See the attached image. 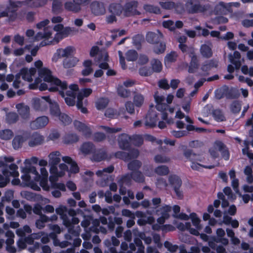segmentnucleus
I'll list each match as a JSON object with an SVG mask.
<instances>
[{"label": "nucleus", "instance_id": "obj_14", "mask_svg": "<svg viewBox=\"0 0 253 253\" xmlns=\"http://www.w3.org/2000/svg\"><path fill=\"white\" fill-rule=\"evenodd\" d=\"M139 3L136 0L126 2L124 5V15L125 16L139 15L141 12L137 10Z\"/></svg>", "mask_w": 253, "mask_h": 253}, {"label": "nucleus", "instance_id": "obj_1", "mask_svg": "<svg viewBox=\"0 0 253 253\" xmlns=\"http://www.w3.org/2000/svg\"><path fill=\"white\" fill-rule=\"evenodd\" d=\"M38 72L39 78L36 79L33 84H29L30 89H36L39 88L41 91L46 89L52 91L58 90L68 105H75L77 91L79 89L77 84H71L68 88L65 82H61L53 77L50 70L46 68H41Z\"/></svg>", "mask_w": 253, "mask_h": 253}, {"label": "nucleus", "instance_id": "obj_46", "mask_svg": "<svg viewBox=\"0 0 253 253\" xmlns=\"http://www.w3.org/2000/svg\"><path fill=\"white\" fill-rule=\"evenodd\" d=\"M190 218L191 219L193 225L196 227L195 229H197L199 232V230L202 228V226L200 224V219L197 216V214L194 212L190 214Z\"/></svg>", "mask_w": 253, "mask_h": 253}, {"label": "nucleus", "instance_id": "obj_35", "mask_svg": "<svg viewBox=\"0 0 253 253\" xmlns=\"http://www.w3.org/2000/svg\"><path fill=\"white\" fill-rule=\"evenodd\" d=\"M230 10V6L223 2L217 4L214 9L215 14H226Z\"/></svg>", "mask_w": 253, "mask_h": 253}, {"label": "nucleus", "instance_id": "obj_62", "mask_svg": "<svg viewBox=\"0 0 253 253\" xmlns=\"http://www.w3.org/2000/svg\"><path fill=\"white\" fill-rule=\"evenodd\" d=\"M244 148L242 149V153L244 155H246L250 159L253 160V153L250 152L249 151V145L250 142L248 140L244 141Z\"/></svg>", "mask_w": 253, "mask_h": 253}, {"label": "nucleus", "instance_id": "obj_37", "mask_svg": "<svg viewBox=\"0 0 253 253\" xmlns=\"http://www.w3.org/2000/svg\"><path fill=\"white\" fill-rule=\"evenodd\" d=\"M62 160L66 163L70 165L69 171L71 173H76L79 171V168L77 163L69 156L62 157Z\"/></svg>", "mask_w": 253, "mask_h": 253}, {"label": "nucleus", "instance_id": "obj_4", "mask_svg": "<svg viewBox=\"0 0 253 253\" xmlns=\"http://www.w3.org/2000/svg\"><path fill=\"white\" fill-rule=\"evenodd\" d=\"M36 73V70L34 68H32L29 69L27 68L22 69L20 73L16 75L15 79L13 83V86L15 88H18L22 85V83L20 81L21 76L24 80L29 82H31Z\"/></svg>", "mask_w": 253, "mask_h": 253}, {"label": "nucleus", "instance_id": "obj_10", "mask_svg": "<svg viewBox=\"0 0 253 253\" xmlns=\"http://www.w3.org/2000/svg\"><path fill=\"white\" fill-rule=\"evenodd\" d=\"M68 170V167L65 164H60L58 167L51 166L49 171L51 174L49 179L50 182H55L58 178L63 176Z\"/></svg>", "mask_w": 253, "mask_h": 253}, {"label": "nucleus", "instance_id": "obj_27", "mask_svg": "<svg viewBox=\"0 0 253 253\" xmlns=\"http://www.w3.org/2000/svg\"><path fill=\"white\" fill-rule=\"evenodd\" d=\"M54 189L52 192V195L55 198H59L61 196L60 191L64 192L66 191V186L64 184L62 183H57L55 182H51L50 188Z\"/></svg>", "mask_w": 253, "mask_h": 253}, {"label": "nucleus", "instance_id": "obj_36", "mask_svg": "<svg viewBox=\"0 0 253 253\" xmlns=\"http://www.w3.org/2000/svg\"><path fill=\"white\" fill-rule=\"evenodd\" d=\"M44 140L43 137L38 133H34L31 136L29 142L30 147H34L42 144Z\"/></svg>", "mask_w": 253, "mask_h": 253}, {"label": "nucleus", "instance_id": "obj_32", "mask_svg": "<svg viewBox=\"0 0 253 253\" xmlns=\"http://www.w3.org/2000/svg\"><path fill=\"white\" fill-rule=\"evenodd\" d=\"M29 137L28 133H24L23 135H16L12 141V146L14 149H18L22 146L23 143Z\"/></svg>", "mask_w": 253, "mask_h": 253}, {"label": "nucleus", "instance_id": "obj_22", "mask_svg": "<svg viewBox=\"0 0 253 253\" xmlns=\"http://www.w3.org/2000/svg\"><path fill=\"white\" fill-rule=\"evenodd\" d=\"M232 90H230L228 86H223L216 89L214 91V95L216 98L220 99L224 97L227 98H232Z\"/></svg>", "mask_w": 253, "mask_h": 253}, {"label": "nucleus", "instance_id": "obj_18", "mask_svg": "<svg viewBox=\"0 0 253 253\" xmlns=\"http://www.w3.org/2000/svg\"><path fill=\"white\" fill-rule=\"evenodd\" d=\"M56 213L60 215V218L62 220L63 224L66 227L71 226L70 218L67 216V208L66 206L60 205L55 209Z\"/></svg>", "mask_w": 253, "mask_h": 253}, {"label": "nucleus", "instance_id": "obj_60", "mask_svg": "<svg viewBox=\"0 0 253 253\" xmlns=\"http://www.w3.org/2000/svg\"><path fill=\"white\" fill-rule=\"evenodd\" d=\"M18 119V116L15 112H9L6 115V122L9 124L15 123Z\"/></svg>", "mask_w": 253, "mask_h": 253}, {"label": "nucleus", "instance_id": "obj_40", "mask_svg": "<svg viewBox=\"0 0 253 253\" xmlns=\"http://www.w3.org/2000/svg\"><path fill=\"white\" fill-rule=\"evenodd\" d=\"M200 52L201 55L205 58L211 57L212 55L211 44H202L200 47Z\"/></svg>", "mask_w": 253, "mask_h": 253}, {"label": "nucleus", "instance_id": "obj_16", "mask_svg": "<svg viewBox=\"0 0 253 253\" xmlns=\"http://www.w3.org/2000/svg\"><path fill=\"white\" fill-rule=\"evenodd\" d=\"M171 207L169 205H164L160 209L156 210V213L158 215H161V216L158 218V224L162 226L165 223L166 220L169 217V212L171 211Z\"/></svg>", "mask_w": 253, "mask_h": 253}, {"label": "nucleus", "instance_id": "obj_45", "mask_svg": "<svg viewBox=\"0 0 253 253\" xmlns=\"http://www.w3.org/2000/svg\"><path fill=\"white\" fill-rule=\"evenodd\" d=\"M109 100L107 98H100L95 102V107L98 110H103L106 108L109 103Z\"/></svg>", "mask_w": 253, "mask_h": 253}, {"label": "nucleus", "instance_id": "obj_51", "mask_svg": "<svg viewBox=\"0 0 253 253\" xmlns=\"http://www.w3.org/2000/svg\"><path fill=\"white\" fill-rule=\"evenodd\" d=\"M49 221V217L45 215H41L40 219L36 222V226L38 229H42L45 226V223Z\"/></svg>", "mask_w": 253, "mask_h": 253}, {"label": "nucleus", "instance_id": "obj_25", "mask_svg": "<svg viewBox=\"0 0 253 253\" xmlns=\"http://www.w3.org/2000/svg\"><path fill=\"white\" fill-rule=\"evenodd\" d=\"M131 143V137L126 133H122L118 138V144L122 149L126 150L129 147Z\"/></svg>", "mask_w": 253, "mask_h": 253}, {"label": "nucleus", "instance_id": "obj_41", "mask_svg": "<svg viewBox=\"0 0 253 253\" xmlns=\"http://www.w3.org/2000/svg\"><path fill=\"white\" fill-rule=\"evenodd\" d=\"M75 50V48L73 46H67L64 49H59L57 50L58 55L62 57H68L71 55Z\"/></svg>", "mask_w": 253, "mask_h": 253}, {"label": "nucleus", "instance_id": "obj_13", "mask_svg": "<svg viewBox=\"0 0 253 253\" xmlns=\"http://www.w3.org/2000/svg\"><path fill=\"white\" fill-rule=\"evenodd\" d=\"M71 226L68 228V233L65 235V239L66 240H72V236L78 237L80 234L81 228L79 226L75 227L74 225L78 224L80 220L78 218L73 217L71 219Z\"/></svg>", "mask_w": 253, "mask_h": 253}, {"label": "nucleus", "instance_id": "obj_44", "mask_svg": "<svg viewBox=\"0 0 253 253\" xmlns=\"http://www.w3.org/2000/svg\"><path fill=\"white\" fill-rule=\"evenodd\" d=\"M81 151L84 154H88L94 150V146L92 143L85 142L81 147Z\"/></svg>", "mask_w": 253, "mask_h": 253}, {"label": "nucleus", "instance_id": "obj_8", "mask_svg": "<svg viewBox=\"0 0 253 253\" xmlns=\"http://www.w3.org/2000/svg\"><path fill=\"white\" fill-rule=\"evenodd\" d=\"M22 2L20 1H9V5L7 7L5 11H3L0 13V17H9V21L14 20L16 17V11L17 8L22 5Z\"/></svg>", "mask_w": 253, "mask_h": 253}, {"label": "nucleus", "instance_id": "obj_50", "mask_svg": "<svg viewBox=\"0 0 253 253\" xmlns=\"http://www.w3.org/2000/svg\"><path fill=\"white\" fill-rule=\"evenodd\" d=\"M152 228L155 230H159L161 229L164 232L172 231L175 230V228L169 224L160 226L158 224H155L153 225Z\"/></svg>", "mask_w": 253, "mask_h": 253}, {"label": "nucleus", "instance_id": "obj_23", "mask_svg": "<svg viewBox=\"0 0 253 253\" xmlns=\"http://www.w3.org/2000/svg\"><path fill=\"white\" fill-rule=\"evenodd\" d=\"M40 171L41 176L40 175V179L37 183L40 182V186L44 190L49 191L50 186L48 184V172L44 167L40 169Z\"/></svg>", "mask_w": 253, "mask_h": 253}, {"label": "nucleus", "instance_id": "obj_12", "mask_svg": "<svg viewBox=\"0 0 253 253\" xmlns=\"http://www.w3.org/2000/svg\"><path fill=\"white\" fill-rule=\"evenodd\" d=\"M90 0H73V1H67L65 2L64 8L68 11L74 13H78L81 10L82 5L87 4Z\"/></svg>", "mask_w": 253, "mask_h": 253}, {"label": "nucleus", "instance_id": "obj_53", "mask_svg": "<svg viewBox=\"0 0 253 253\" xmlns=\"http://www.w3.org/2000/svg\"><path fill=\"white\" fill-rule=\"evenodd\" d=\"M13 136V132L9 129H5L0 131V138L3 140H9Z\"/></svg>", "mask_w": 253, "mask_h": 253}, {"label": "nucleus", "instance_id": "obj_47", "mask_svg": "<svg viewBox=\"0 0 253 253\" xmlns=\"http://www.w3.org/2000/svg\"><path fill=\"white\" fill-rule=\"evenodd\" d=\"M170 184L174 188L175 187H180L182 181L180 178L175 175H170L169 178Z\"/></svg>", "mask_w": 253, "mask_h": 253}, {"label": "nucleus", "instance_id": "obj_64", "mask_svg": "<svg viewBox=\"0 0 253 253\" xmlns=\"http://www.w3.org/2000/svg\"><path fill=\"white\" fill-rule=\"evenodd\" d=\"M141 166V163L138 160L133 161L128 164V169L133 171H137Z\"/></svg>", "mask_w": 253, "mask_h": 253}, {"label": "nucleus", "instance_id": "obj_3", "mask_svg": "<svg viewBox=\"0 0 253 253\" xmlns=\"http://www.w3.org/2000/svg\"><path fill=\"white\" fill-rule=\"evenodd\" d=\"M173 95L171 94L168 95L166 101L165 103V97L162 95H160L158 92H156L154 94V98L156 103V109L158 111L161 112L162 119L164 120H166L168 118V115L165 111L169 107V104L171 103L173 99Z\"/></svg>", "mask_w": 253, "mask_h": 253}, {"label": "nucleus", "instance_id": "obj_39", "mask_svg": "<svg viewBox=\"0 0 253 253\" xmlns=\"http://www.w3.org/2000/svg\"><path fill=\"white\" fill-rule=\"evenodd\" d=\"M61 155L59 151H54L48 155L49 163L50 166H57L61 161Z\"/></svg>", "mask_w": 253, "mask_h": 253}, {"label": "nucleus", "instance_id": "obj_58", "mask_svg": "<svg viewBox=\"0 0 253 253\" xmlns=\"http://www.w3.org/2000/svg\"><path fill=\"white\" fill-rule=\"evenodd\" d=\"M244 172L247 176L246 180L248 183H252L253 182V170L251 167H245Z\"/></svg>", "mask_w": 253, "mask_h": 253}, {"label": "nucleus", "instance_id": "obj_17", "mask_svg": "<svg viewBox=\"0 0 253 253\" xmlns=\"http://www.w3.org/2000/svg\"><path fill=\"white\" fill-rule=\"evenodd\" d=\"M49 123L47 117L42 116L37 118L34 121L30 122V127L32 129H38L44 127Z\"/></svg>", "mask_w": 253, "mask_h": 253}, {"label": "nucleus", "instance_id": "obj_31", "mask_svg": "<svg viewBox=\"0 0 253 253\" xmlns=\"http://www.w3.org/2000/svg\"><path fill=\"white\" fill-rule=\"evenodd\" d=\"M189 56L191 59L188 68V72L193 73H194L198 68V60L194 53V51L192 49H190Z\"/></svg>", "mask_w": 253, "mask_h": 253}, {"label": "nucleus", "instance_id": "obj_5", "mask_svg": "<svg viewBox=\"0 0 253 253\" xmlns=\"http://www.w3.org/2000/svg\"><path fill=\"white\" fill-rule=\"evenodd\" d=\"M184 155L188 160L191 162V168L193 170H200L201 168L211 169L214 167L213 165L205 166L200 164L199 162H203L201 156L193 153L191 150H188L185 151L184 153Z\"/></svg>", "mask_w": 253, "mask_h": 253}, {"label": "nucleus", "instance_id": "obj_61", "mask_svg": "<svg viewBox=\"0 0 253 253\" xmlns=\"http://www.w3.org/2000/svg\"><path fill=\"white\" fill-rule=\"evenodd\" d=\"M155 172L160 175H166L169 173V169L166 166H160L155 169Z\"/></svg>", "mask_w": 253, "mask_h": 253}, {"label": "nucleus", "instance_id": "obj_7", "mask_svg": "<svg viewBox=\"0 0 253 253\" xmlns=\"http://www.w3.org/2000/svg\"><path fill=\"white\" fill-rule=\"evenodd\" d=\"M92 92V89L90 88H84L81 89L77 95V107L83 113L85 114L87 112V109L84 106L87 105V100H84V98L88 97Z\"/></svg>", "mask_w": 253, "mask_h": 253}, {"label": "nucleus", "instance_id": "obj_28", "mask_svg": "<svg viewBox=\"0 0 253 253\" xmlns=\"http://www.w3.org/2000/svg\"><path fill=\"white\" fill-rule=\"evenodd\" d=\"M176 225V227L178 229L181 231L188 230L189 232L194 235L198 236L199 235V232L197 229L191 228V224L189 222H186L185 223L182 222H178L175 221L173 223Z\"/></svg>", "mask_w": 253, "mask_h": 253}, {"label": "nucleus", "instance_id": "obj_59", "mask_svg": "<svg viewBox=\"0 0 253 253\" xmlns=\"http://www.w3.org/2000/svg\"><path fill=\"white\" fill-rule=\"evenodd\" d=\"M130 177L136 182H143L144 181V177L142 173L139 171H133Z\"/></svg>", "mask_w": 253, "mask_h": 253}, {"label": "nucleus", "instance_id": "obj_52", "mask_svg": "<svg viewBox=\"0 0 253 253\" xmlns=\"http://www.w3.org/2000/svg\"><path fill=\"white\" fill-rule=\"evenodd\" d=\"M32 233V229L28 225H25L22 228H18L16 230V234L21 237H23L26 234H30Z\"/></svg>", "mask_w": 253, "mask_h": 253}, {"label": "nucleus", "instance_id": "obj_54", "mask_svg": "<svg viewBox=\"0 0 253 253\" xmlns=\"http://www.w3.org/2000/svg\"><path fill=\"white\" fill-rule=\"evenodd\" d=\"M177 54L174 51H171L168 54L165 58V63L166 65L169 63L175 62L177 57Z\"/></svg>", "mask_w": 253, "mask_h": 253}, {"label": "nucleus", "instance_id": "obj_63", "mask_svg": "<svg viewBox=\"0 0 253 253\" xmlns=\"http://www.w3.org/2000/svg\"><path fill=\"white\" fill-rule=\"evenodd\" d=\"M133 102L136 107L141 106L144 102L143 96L141 94H136L133 97Z\"/></svg>", "mask_w": 253, "mask_h": 253}, {"label": "nucleus", "instance_id": "obj_29", "mask_svg": "<svg viewBox=\"0 0 253 253\" xmlns=\"http://www.w3.org/2000/svg\"><path fill=\"white\" fill-rule=\"evenodd\" d=\"M163 39V34L159 31L149 32L146 36V41L152 44L157 43Z\"/></svg>", "mask_w": 253, "mask_h": 253}, {"label": "nucleus", "instance_id": "obj_38", "mask_svg": "<svg viewBox=\"0 0 253 253\" xmlns=\"http://www.w3.org/2000/svg\"><path fill=\"white\" fill-rule=\"evenodd\" d=\"M215 147V148H218V151L221 152L223 158L225 160H228L230 154L226 146L220 141H216Z\"/></svg>", "mask_w": 253, "mask_h": 253}, {"label": "nucleus", "instance_id": "obj_9", "mask_svg": "<svg viewBox=\"0 0 253 253\" xmlns=\"http://www.w3.org/2000/svg\"><path fill=\"white\" fill-rule=\"evenodd\" d=\"M18 169V167L16 165L12 164L9 165L8 169L4 168L2 170L3 176L7 178L8 181H9L8 178L9 176L14 177L11 181L12 184L14 185H18L20 183V180L18 178L19 176Z\"/></svg>", "mask_w": 253, "mask_h": 253}, {"label": "nucleus", "instance_id": "obj_34", "mask_svg": "<svg viewBox=\"0 0 253 253\" xmlns=\"http://www.w3.org/2000/svg\"><path fill=\"white\" fill-rule=\"evenodd\" d=\"M230 62L234 65L236 69H239L241 65L240 61L241 55L238 51H234L233 54H230L228 55Z\"/></svg>", "mask_w": 253, "mask_h": 253}, {"label": "nucleus", "instance_id": "obj_19", "mask_svg": "<svg viewBox=\"0 0 253 253\" xmlns=\"http://www.w3.org/2000/svg\"><path fill=\"white\" fill-rule=\"evenodd\" d=\"M139 151L137 149H132L128 153L126 152L119 151L115 153V156L116 158L122 159L125 161H128L132 159L136 158L139 155Z\"/></svg>", "mask_w": 253, "mask_h": 253}, {"label": "nucleus", "instance_id": "obj_33", "mask_svg": "<svg viewBox=\"0 0 253 253\" xmlns=\"http://www.w3.org/2000/svg\"><path fill=\"white\" fill-rule=\"evenodd\" d=\"M124 7L119 3H112L108 7L109 11L116 16H120L124 11Z\"/></svg>", "mask_w": 253, "mask_h": 253}, {"label": "nucleus", "instance_id": "obj_21", "mask_svg": "<svg viewBox=\"0 0 253 253\" xmlns=\"http://www.w3.org/2000/svg\"><path fill=\"white\" fill-rule=\"evenodd\" d=\"M16 108L20 117L27 121L30 117V107L24 103H19L16 105Z\"/></svg>", "mask_w": 253, "mask_h": 253}, {"label": "nucleus", "instance_id": "obj_20", "mask_svg": "<svg viewBox=\"0 0 253 253\" xmlns=\"http://www.w3.org/2000/svg\"><path fill=\"white\" fill-rule=\"evenodd\" d=\"M91 13L95 16L104 15L106 9L103 3L97 1H93L90 4Z\"/></svg>", "mask_w": 253, "mask_h": 253}, {"label": "nucleus", "instance_id": "obj_6", "mask_svg": "<svg viewBox=\"0 0 253 253\" xmlns=\"http://www.w3.org/2000/svg\"><path fill=\"white\" fill-rule=\"evenodd\" d=\"M49 23L48 19H45L36 25V27L38 29L43 28V32H38L34 38V41H39L42 39L48 40L51 38L52 35V30L49 27L46 26Z\"/></svg>", "mask_w": 253, "mask_h": 253}, {"label": "nucleus", "instance_id": "obj_56", "mask_svg": "<svg viewBox=\"0 0 253 253\" xmlns=\"http://www.w3.org/2000/svg\"><path fill=\"white\" fill-rule=\"evenodd\" d=\"M106 157V154L104 150H100L93 154L91 159L93 161L99 162L104 159Z\"/></svg>", "mask_w": 253, "mask_h": 253}, {"label": "nucleus", "instance_id": "obj_2", "mask_svg": "<svg viewBox=\"0 0 253 253\" xmlns=\"http://www.w3.org/2000/svg\"><path fill=\"white\" fill-rule=\"evenodd\" d=\"M38 158L36 157H32L30 159H27L24 161L25 167H22L21 171L22 175L21 178L23 183L32 189L39 191L41 188L37 184V182L40 179V175L35 167L31 165L32 164H37Z\"/></svg>", "mask_w": 253, "mask_h": 253}, {"label": "nucleus", "instance_id": "obj_43", "mask_svg": "<svg viewBox=\"0 0 253 253\" xmlns=\"http://www.w3.org/2000/svg\"><path fill=\"white\" fill-rule=\"evenodd\" d=\"M79 140L78 136L75 133H68L66 134L63 139L65 144H69L77 142Z\"/></svg>", "mask_w": 253, "mask_h": 253}, {"label": "nucleus", "instance_id": "obj_49", "mask_svg": "<svg viewBox=\"0 0 253 253\" xmlns=\"http://www.w3.org/2000/svg\"><path fill=\"white\" fill-rule=\"evenodd\" d=\"M143 9L146 12L154 14H159L161 12L159 7L150 4H145L143 5Z\"/></svg>", "mask_w": 253, "mask_h": 253}, {"label": "nucleus", "instance_id": "obj_26", "mask_svg": "<svg viewBox=\"0 0 253 253\" xmlns=\"http://www.w3.org/2000/svg\"><path fill=\"white\" fill-rule=\"evenodd\" d=\"M108 61L109 56L107 52L105 50L101 51L99 53L97 60L99 63V67L102 69H107L109 68Z\"/></svg>", "mask_w": 253, "mask_h": 253}, {"label": "nucleus", "instance_id": "obj_55", "mask_svg": "<svg viewBox=\"0 0 253 253\" xmlns=\"http://www.w3.org/2000/svg\"><path fill=\"white\" fill-rule=\"evenodd\" d=\"M152 70L155 72H160L163 66L161 62L158 59H154L151 62Z\"/></svg>", "mask_w": 253, "mask_h": 253}, {"label": "nucleus", "instance_id": "obj_11", "mask_svg": "<svg viewBox=\"0 0 253 253\" xmlns=\"http://www.w3.org/2000/svg\"><path fill=\"white\" fill-rule=\"evenodd\" d=\"M50 101V99L48 96L41 98H34L33 99V107L37 111H45L47 110Z\"/></svg>", "mask_w": 253, "mask_h": 253}, {"label": "nucleus", "instance_id": "obj_57", "mask_svg": "<svg viewBox=\"0 0 253 253\" xmlns=\"http://www.w3.org/2000/svg\"><path fill=\"white\" fill-rule=\"evenodd\" d=\"M99 129L102 128L103 129L107 134H112L118 132H119L121 130V128L120 127H110L105 126H98Z\"/></svg>", "mask_w": 253, "mask_h": 253}, {"label": "nucleus", "instance_id": "obj_48", "mask_svg": "<svg viewBox=\"0 0 253 253\" xmlns=\"http://www.w3.org/2000/svg\"><path fill=\"white\" fill-rule=\"evenodd\" d=\"M114 168L112 166L104 168L102 170H98L96 171V174L99 177H105L107 176V174L110 173L113 171Z\"/></svg>", "mask_w": 253, "mask_h": 253}, {"label": "nucleus", "instance_id": "obj_30", "mask_svg": "<svg viewBox=\"0 0 253 253\" xmlns=\"http://www.w3.org/2000/svg\"><path fill=\"white\" fill-rule=\"evenodd\" d=\"M74 125L75 127L79 131L82 132L85 137H88L91 135V129L84 124L79 121H75Z\"/></svg>", "mask_w": 253, "mask_h": 253}, {"label": "nucleus", "instance_id": "obj_24", "mask_svg": "<svg viewBox=\"0 0 253 253\" xmlns=\"http://www.w3.org/2000/svg\"><path fill=\"white\" fill-rule=\"evenodd\" d=\"M125 113L126 111L123 108H120L118 111L112 108H109L105 111V116L111 119H117L121 116L126 118V117L124 116Z\"/></svg>", "mask_w": 253, "mask_h": 253}, {"label": "nucleus", "instance_id": "obj_42", "mask_svg": "<svg viewBox=\"0 0 253 253\" xmlns=\"http://www.w3.org/2000/svg\"><path fill=\"white\" fill-rule=\"evenodd\" d=\"M50 113L53 117H57L60 114V110L58 104L50 99L49 103Z\"/></svg>", "mask_w": 253, "mask_h": 253}, {"label": "nucleus", "instance_id": "obj_15", "mask_svg": "<svg viewBox=\"0 0 253 253\" xmlns=\"http://www.w3.org/2000/svg\"><path fill=\"white\" fill-rule=\"evenodd\" d=\"M158 115L154 108H150L145 119V126L149 127L155 126L158 120Z\"/></svg>", "mask_w": 253, "mask_h": 253}]
</instances>
